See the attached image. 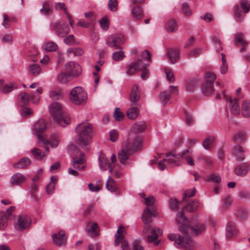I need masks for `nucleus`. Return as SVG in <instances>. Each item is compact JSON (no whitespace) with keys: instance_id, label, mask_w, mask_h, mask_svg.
I'll list each match as a JSON object with an SVG mask.
<instances>
[{"instance_id":"49","label":"nucleus","mask_w":250,"mask_h":250,"mask_svg":"<svg viewBox=\"0 0 250 250\" xmlns=\"http://www.w3.org/2000/svg\"><path fill=\"white\" fill-rule=\"evenodd\" d=\"M215 141V138L213 136H209L207 137L203 143V147L206 149H208L213 145Z\"/></svg>"},{"instance_id":"41","label":"nucleus","mask_w":250,"mask_h":250,"mask_svg":"<svg viewBox=\"0 0 250 250\" xmlns=\"http://www.w3.org/2000/svg\"><path fill=\"white\" fill-rule=\"evenodd\" d=\"M109 172L116 178L119 177L122 174L121 172L120 171V167L116 164V163L112 166L110 165Z\"/></svg>"},{"instance_id":"26","label":"nucleus","mask_w":250,"mask_h":250,"mask_svg":"<svg viewBox=\"0 0 250 250\" xmlns=\"http://www.w3.org/2000/svg\"><path fill=\"white\" fill-rule=\"evenodd\" d=\"M140 92L139 89V86L137 84H135L131 91L130 95V101L132 104H135L140 99Z\"/></svg>"},{"instance_id":"31","label":"nucleus","mask_w":250,"mask_h":250,"mask_svg":"<svg viewBox=\"0 0 250 250\" xmlns=\"http://www.w3.org/2000/svg\"><path fill=\"white\" fill-rule=\"evenodd\" d=\"M146 123L143 121L136 122L132 125V131L136 133H140L146 130Z\"/></svg>"},{"instance_id":"18","label":"nucleus","mask_w":250,"mask_h":250,"mask_svg":"<svg viewBox=\"0 0 250 250\" xmlns=\"http://www.w3.org/2000/svg\"><path fill=\"white\" fill-rule=\"evenodd\" d=\"M99 162L100 167L102 170H105L109 168L110 169V165L113 166L117 162L116 155L112 154L111 156V163L109 160L104 154H101L99 158Z\"/></svg>"},{"instance_id":"35","label":"nucleus","mask_w":250,"mask_h":250,"mask_svg":"<svg viewBox=\"0 0 250 250\" xmlns=\"http://www.w3.org/2000/svg\"><path fill=\"white\" fill-rule=\"evenodd\" d=\"M142 219L146 224H149L152 221V212L148 207L146 208L144 211Z\"/></svg>"},{"instance_id":"64","label":"nucleus","mask_w":250,"mask_h":250,"mask_svg":"<svg viewBox=\"0 0 250 250\" xmlns=\"http://www.w3.org/2000/svg\"><path fill=\"white\" fill-rule=\"evenodd\" d=\"M212 40L214 44L216 45V51L222 50V48L220 46L221 41L219 38L217 36L212 37Z\"/></svg>"},{"instance_id":"37","label":"nucleus","mask_w":250,"mask_h":250,"mask_svg":"<svg viewBox=\"0 0 250 250\" xmlns=\"http://www.w3.org/2000/svg\"><path fill=\"white\" fill-rule=\"evenodd\" d=\"M30 151L34 157L37 160H42L47 155L46 153L43 152L41 149L36 147L33 148Z\"/></svg>"},{"instance_id":"2","label":"nucleus","mask_w":250,"mask_h":250,"mask_svg":"<svg viewBox=\"0 0 250 250\" xmlns=\"http://www.w3.org/2000/svg\"><path fill=\"white\" fill-rule=\"evenodd\" d=\"M80 143L84 146L88 145L92 141L93 137L92 125L87 122L78 125L75 128Z\"/></svg>"},{"instance_id":"6","label":"nucleus","mask_w":250,"mask_h":250,"mask_svg":"<svg viewBox=\"0 0 250 250\" xmlns=\"http://www.w3.org/2000/svg\"><path fill=\"white\" fill-rule=\"evenodd\" d=\"M87 93L81 86L74 87L70 92L69 98L74 104L81 105L84 104L87 100Z\"/></svg>"},{"instance_id":"36","label":"nucleus","mask_w":250,"mask_h":250,"mask_svg":"<svg viewBox=\"0 0 250 250\" xmlns=\"http://www.w3.org/2000/svg\"><path fill=\"white\" fill-rule=\"evenodd\" d=\"M106 188L107 190L116 192L118 191V187L116 183L110 177H109L106 183Z\"/></svg>"},{"instance_id":"12","label":"nucleus","mask_w":250,"mask_h":250,"mask_svg":"<svg viewBox=\"0 0 250 250\" xmlns=\"http://www.w3.org/2000/svg\"><path fill=\"white\" fill-rule=\"evenodd\" d=\"M74 150L77 152V154L73 158L71 161L72 165L74 168L75 169H83L85 166H82L81 167L80 165H83L85 163V159L84 154L82 152L79 153V150L77 147H74Z\"/></svg>"},{"instance_id":"25","label":"nucleus","mask_w":250,"mask_h":250,"mask_svg":"<svg viewBox=\"0 0 250 250\" xmlns=\"http://www.w3.org/2000/svg\"><path fill=\"white\" fill-rule=\"evenodd\" d=\"M245 150L241 146L237 145L234 147L233 153L237 161H243L245 160Z\"/></svg>"},{"instance_id":"21","label":"nucleus","mask_w":250,"mask_h":250,"mask_svg":"<svg viewBox=\"0 0 250 250\" xmlns=\"http://www.w3.org/2000/svg\"><path fill=\"white\" fill-rule=\"evenodd\" d=\"M54 243L57 246L64 245L66 242V238L65 233L63 231H60L58 233L52 236Z\"/></svg>"},{"instance_id":"50","label":"nucleus","mask_w":250,"mask_h":250,"mask_svg":"<svg viewBox=\"0 0 250 250\" xmlns=\"http://www.w3.org/2000/svg\"><path fill=\"white\" fill-rule=\"evenodd\" d=\"M44 48L47 52L56 51L58 48L57 44L52 42H49L44 44Z\"/></svg>"},{"instance_id":"34","label":"nucleus","mask_w":250,"mask_h":250,"mask_svg":"<svg viewBox=\"0 0 250 250\" xmlns=\"http://www.w3.org/2000/svg\"><path fill=\"white\" fill-rule=\"evenodd\" d=\"M242 114L244 117H250V102L244 101L242 103Z\"/></svg>"},{"instance_id":"59","label":"nucleus","mask_w":250,"mask_h":250,"mask_svg":"<svg viewBox=\"0 0 250 250\" xmlns=\"http://www.w3.org/2000/svg\"><path fill=\"white\" fill-rule=\"evenodd\" d=\"M169 154L167 155V156H166V158L164 159L162 161H160L159 163H158V167L161 170H164L166 168V164L165 163V162L167 163V164L168 165H169L170 166H174L175 165V164H169V163H168V161H167L166 159H167V156Z\"/></svg>"},{"instance_id":"9","label":"nucleus","mask_w":250,"mask_h":250,"mask_svg":"<svg viewBox=\"0 0 250 250\" xmlns=\"http://www.w3.org/2000/svg\"><path fill=\"white\" fill-rule=\"evenodd\" d=\"M206 228L204 224H198L195 228L190 225H183L179 227V230L187 236L189 234L196 236L205 231Z\"/></svg>"},{"instance_id":"57","label":"nucleus","mask_w":250,"mask_h":250,"mask_svg":"<svg viewBox=\"0 0 250 250\" xmlns=\"http://www.w3.org/2000/svg\"><path fill=\"white\" fill-rule=\"evenodd\" d=\"M3 22L2 25L5 28L7 29L10 27L11 20L9 17L5 13L3 15Z\"/></svg>"},{"instance_id":"20","label":"nucleus","mask_w":250,"mask_h":250,"mask_svg":"<svg viewBox=\"0 0 250 250\" xmlns=\"http://www.w3.org/2000/svg\"><path fill=\"white\" fill-rule=\"evenodd\" d=\"M250 169V165L245 162L236 166L234 169V172L237 176L244 177L248 173Z\"/></svg>"},{"instance_id":"53","label":"nucleus","mask_w":250,"mask_h":250,"mask_svg":"<svg viewBox=\"0 0 250 250\" xmlns=\"http://www.w3.org/2000/svg\"><path fill=\"white\" fill-rule=\"evenodd\" d=\"M166 28L167 31L173 32L175 31L177 28V25L174 20H170L167 23Z\"/></svg>"},{"instance_id":"40","label":"nucleus","mask_w":250,"mask_h":250,"mask_svg":"<svg viewBox=\"0 0 250 250\" xmlns=\"http://www.w3.org/2000/svg\"><path fill=\"white\" fill-rule=\"evenodd\" d=\"M247 135L246 133L242 131H240L235 133L233 136V140L235 142L241 143L246 140Z\"/></svg>"},{"instance_id":"11","label":"nucleus","mask_w":250,"mask_h":250,"mask_svg":"<svg viewBox=\"0 0 250 250\" xmlns=\"http://www.w3.org/2000/svg\"><path fill=\"white\" fill-rule=\"evenodd\" d=\"M125 39L122 34H114L110 36L106 40V44L110 47L121 49V45L124 43Z\"/></svg>"},{"instance_id":"29","label":"nucleus","mask_w":250,"mask_h":250,"mask_svg":"<svg viewBox=\"0 0 250 250\" xmlns=\"http://www.w3.org/2000/svg\"><path fill=\"white\" fill-rule=\"evenodd\" d=\"M28 73L30 75L36 77L42 73V69L38 64L32 63L28 65Z\"/></svg>"},{"instance_id":"17","label":"nucleus","mask_w":250,"mask_h":250,"mask_svg":"<svg viewBox=\"0 0 250 250\" xmlns=\"http://www.w3.org/2000/svg\"><path fill=\"white\" fill-rule=\"evenodd\" d=\"M15 207H10L6 211H0V229L3 230L7 226V221L11 218L12 212Z\"/></svg>"},{"instance_id":"13","label":"nucleus","mask_w":250,"mask_h":250,"mask_svg":"<svg viewBox=\"0 0 250 250\" xmlns=\"http://www.w3.org/2000/svg\"><path fill=\"white\" fill-rule=\"evenodd\" d=\"M65 70L67 74L71 77L79 76L82 72L81 66L75 62H70L65 65Z\"/></svg>"},{"instance_id":"14","label":"nucleus","mask_w":250,"mask_h":250,"mask_svg":"<svg viewBox=\"0 0 250 250\" xmlns=\"http://www.w3.org/2000/svg\"><path fill=\"white\" fill-rule=\"evenodd\" d=\"M45 129V123L43 121H39L35 124L34 130L37 133L38 142L41 146L42 144L45 145L46 143L48 142L47 140H45L41 135V133L43 132Z\"/></svg>"},{"instance_id":"27","label":"nucleus","mask_w":250,"mask_h":250,"mask_svg":"<svg viewBox=\"0 0 250 250\" xmlns=\"http://www.w3.org/2000/svg\"><path fill=\"white\" fill-rule=\"evenodd\" d=\"M237 234V229L234 224L232 222H229L226 227V235L228 238H232Z\"/></svg>"},{"instance_id":"7","label":"nucleus","mask_w":250,"mask_h":250,"mask_svg":"<svg viewBox=\"0 0 250 250\" xmlns=\"http://www.w3.org/2000/svg\"><path fill=\"white\" fill-rule=\"evenodd\" d=\"M148 65L147 63L144 64L142 60H138L137 62H133L128 65L126 73L130 75L135 73L137 71L140 70L142 72L141 77L142 79L145 80L149 76V72L146 69Z\"/></svg>"},{"instance_id":"15","label":"nucleus","mask_w":250,"mask_h":250,"mask_svg":"<svg viewBox=\"0 0 250 250\" xmlns=\"http://www.w3.org/2000/svg\"><path fill=\"white\" fill-rule=\"evenodd\" d=\"M30 225V220L26 215L19 216L14 223V228L18 231H22L28 229Z\"/></svg>"},{"instance_id":"32","label":"nucleus","mask_w":250,"mask_h":250,"mask_svg":"<svg viewBox=\"0 0 250 250\" xmlns=\"http://www.w3.org/2000/svg\"><path fill=\"white\" fill-rule=\"evenodd\" d=\"M30 160L26 157L21 159L19 162L14 164V167L18 169H22L29 166Z\"/></svg>"},{"instance_id":"60","label":"nucleus","mask_w":250,"mask_h":250,"mask_svg":"<svg viewBox=\"0 0 250 250\" xmlns=\"http://www.w3.org/2000/svg\"><path fill=\"white\" fill-rule=\"evenodd\" d=\"M68 76L67 74L61 73L58 75V80L61 83H66L69 81Z\"/></svg>"},{"instance_id":"48","label":"nucleus","mask_w":250,"mask_h":250,"mask_svg":"<svg viewBox=\"0 0 250 250\" xmlns=\"http://www.w3.org/2000/svg\"><path fill=\"white\" fill-rule=\"evenodd\" d=\"M19 96H20V101L22 106H25L29 103L31 99V95H29L25 92H21Z\"/></svg>"},{"instance_id":"5","label":"nucleus","mask_w":250,"mask_h":250,"mask_svg":"<svg viewBox=\"0 0 250 250\" xmlns=\"http://www.w3.org/2000/svg\"><path fill=\"white\" fill-rule=\"evenodd\" d=\"M168 239L171 241H174L175 246L182 250H194V243L192 239L186 235L183 237L174 234H169L167 236Z\"/></svg>"},{"instance_id":"1","label":"nucleus","mask_w":250,"mask_h":250,"mask_svg":"<svg viewBox=\"0 0 250 250\" xmlns=\"http://www.w3.org/2000/svg\"><path fill=\"white\" fill-rule=\"evenodd\" d=\"M142 139L139 137H133L129 135L127 140L122 145L121 152L119 153V158L121 164L126 163L130 155L140 150L142 145Z\"/></svg>"},{"instance_id":"23","label":"nucleus","mask_w":250,"mask_h":250,"mask_svg":"<svg viewBox=\"0 0 250 250\" xmlns=\"http://www.w3.org/2000/svg\"><path fill=\"white\" fill-rule=\"evenodd\" d=\"M160 234V229L157 228H154L151 230V235H148L147 236V242L149 243H154V245L157 246L159 241L156 240L158 238L159 234Z\"/></svg>"},{"instance_id":"16","label":"nucleus","mask_w":250,"mask_h":250,"mask_svg":"<svg viewBox=\"0 0 250 250\" xmlns=\"http://www.w3.org/2000/svg\"><path fill=\"white\" fill-rule=\"evenodd\" d=\"M52 27L57 35L60 37H64L69 31L68 25L65 23H62L60 22H56L52 23Z\"/></svg>"},{"instance_id":"46","label":"nucleus","mask_w":250,"mask_h":250,"mask_svg":"<svg viewBox=\"0 0 250 250\" xmlns=\"http://www.w3.org/2000/svg\"><path fill=\"white\" fill-rule=\"evenodd\" d=\"M131 12L133 16L138 19H141L143 16V11L142 8L138 6L133 7Z\"/></svg>"},{"instance_id":"28","label":"nucleus","mask_w":250,"mask_h":250,"mask_svg":"<svg viewBox=\"0 0 250 250\" xmlns=\"http://www.w3.org/2000/svg\"><path fill=\"white\" fill-rule=\"evenodd\" d=\"M228 100L229 101V108L231 112L234 115H238L240 113V108L238 101L237 99H232L229 97Z\"/></svg>"},{"instance_id":"39","label":"nucleus","mask_w":250,"mask_h":250,"mask_svg":"<svg viewBox=\"0 0 250 250\" xmlns=\"http://www.w3.org/2000/svg\"><path fill=\"white\" fill-rule=\"evenodd\" d=\"M199 206V203L197 200H193L189 202L185 208L188 211H194L197 209Z\"/></svg>"},{"instance_id":"30","label":"nucleus","mask_w":250,"mask_h":250,"mask_svg":"<svg viewBox=\"0 0 250 250\" xmlns=\"http://www.w3.org/2000/svg\"><path fill=\"white\" fill-rule=\"evenodd\" d=\"M167 55L171 63H175L179 58V50L177 48L168 49L167 50Z\"/></svg>"},{"instance_id":"44","label":"nucleus","mask_w":250,"mask_h":250,"mask_svg":"<svg viewBox=\"0 0 250 250\" xmlns=\"http://www.w3.org/2000/svg\"><path fill=\"white\" fill-rule=\"evenodd\" d=\"M243 36L244 34L242 33H238L235 35V43L236 45H247L248 42L243 39Z\"/></svg>"},{"instance_id":"51","label":"nucleus","mask_w":250,"mask_h":250,"mask_svg":"<svg viewBox=\"0 0 250 250\" xmlns=\"http://www.w3.org/2000/svg\"><path fill=\"white\" fill-rule=\"evenodd\" d=\"M67 53L69 55L72 54L75 56H80L83 54V51L80 48H71L67 50Z\"/></svg>"},{"instance_id":"3","label":"nucleus","mask_w":250,"mask_h":250,"mask_svg":"<svg viewBox=\"0 0 250 250\" xmlns=\"http://www.w3.org/2000/svg\"><path fill=\"white\" fill-rule=\"evenodd\" d=\"M49 110L54 120L62 126L65 127L70 124L69 117L63 113L62 106L59 103L52 104Z\"/></svg>"},{"instance_id":"10","label":"nucleus","mask_w":250,"mask_h":250,"mask_svg":"<svg viewBox=\"0 0 250 250\" xmlns=\"http://www.w3.org/2000/svg\"><path fill=\"white\" fill-rule=\"evenodd\" d=\"M215 78L216 75L214 73L208 72L206 74V81L202 87V90L204 95H209L214 91L213 82Z\"/></svg>"},{"instance_id":"22","label":"nucleus","mask_w":250,"mask_h":250,"mask_svg":"<svg viewBox=\"0 0 250 250\" xmlns=\"http://www.w3.org/2000/svg\"><path fill=\"white\" fill-rule=\"evenodd\" d=\"M88 229H87V234L91 237L98 236L99 235V231L100 230L98 224L96 222H88L87 224Z\"/></svg>"},{"instance_id":"61","label":"nucleus","mask_w":250,"mask_h":250,"mask_svg":"<svg viewBox=\"0 0 250 250\" xmlns=\"http://www.w3.org/2000/svg\"><path fill=\"white\" fill-rule=\"evenodd\" d=\"M99 23L100 24V27L102 29L104 30H106L108 29L109 27V25L107 19L105 18H102L100 20Z\"/></svg>"},{"instance_id":"8","label":"nucleus","mask_w":250,"mask_h":250,"mask_svg":"<svg viewBox=\"0 0 250 250\" xmlns=\"http://www.w3.org/2000/svg\"><path fill=\"white\" fill-rule=\"evenodd\" d=\"M250 11V1L248 0H242L240 5H236L233 8L234 16L238 22L242 21L245 17V14Z\"/></svg>"},{"instance_id":"33","label":"nucleus","mask_w":250,"mask_h":250,"mask_svg":"<svg viewBox=\"0 0 250 250\" xmlns=\"http://www.w3.org/2000/svg\"><path fill=\"white\" fill-rule=\"evenodd\" d=\"M140 113V109L137 107H133L129 108L126 111L127 117L131 120L136 119Z\"/></svg>"},{"instance_id":"38","label":"nucleus","mask_w":250,"mask_h":250,"mask_svg":"<svg viewBox=\"0 0 250 250\" xmlns=\"http://www.w3.org/2000/svg\"><path fill=\"white\" fill-rule=\"evenodd\" d=\"M176 222L179 224H181L180 226L183 225H189L187 224V218L184 215V212L183 211H181L177 213L176 215Z\"/></svg>"},{"instance_id":"42","label":"nucleus","mask_w":250,"mask_h":250,"mask_svg":"<svg viewBox=\"0 0 250 250\" xmlns=\"http://www.w3.org/2000/svg\"><path fill=\"white\" fill-rule=\"evenodd\" d=\"M17 88V86L15 83L7 84L0 88V91L4 94H8Z\"/></svg>"},{"instance_id":"47","label":"nucleus","mask_w":250,"mask_h":250,"mask_svg":"<svg viewBox=\"0 0 250 250\" xmlns=\"http://www.w3.org/2000/svg\"><path fill=\"white\" fill-rule=\"evenodd\" d=\"M50 97L54 100H60L63 97L62 91L60 89L52 90L49 93Z\"/></svg>"},{"instance_id":"62","label":"nucleus","mask_w":250,"mask_h":250,"mask_svg":"<svg viewBox=\"0 0 250 250\" xmlns=\"http://www.w3.org/2000/svg\"><path fill=\"white\" fill-rule=\"evenodd\" d=\"M165 71L167 75V80L170 82H174L175 79L174 74L172 70L168 68H166Z\"/></svg>"},{"instance_id":"55","label":"nucleus","mask_w":250,"mask_h":250,"mask_svg":"<svg viewBox=\"0 0 250 250\" xmlns=\"http://www.w3.org/2000/svg\"><path fill=\"white\" fill-rule=\"evenodd\" d=\"M125 57L123 51H116L112 54V58L115 61H120Z\"/></svg>"},{"instance_id":"19","label":"nucleus","mask_w":250,"mask_h":250,"mask_svg":"<svg viewBox=\"0 0 250 250\" xmlns=\"http://www.w3.org/2000/svg\"><path fill=\"white\" fill-rule=\"evenodd\" d=\"M27 177L21 173L14 174L9 179V184L12 187L21 186L27 180Z\"/></svg>"},{"instance_id":"58","label":"nucleus","mask_w":250,"mask_h":250,"mask_svg":"<svg viewBox=\"0 0 250 250\" xmlns=\"http://www.w3.org/2000/svg\"><path fill=\"white\" fill-rule=\"evenodd\" d=\"M108 6L109 9L112 12H116L118 10L117 0H109Z\"/></svg>"},{"instance_id":"24","label":"nucleus","mask_w":250,"mask_h":250,"mask_svg":"<svg viewBox=\"0 0 250 250\" xmlns=\"http://www.w3.org/2000/svg\"><path fill=\"white\" fill-rule=\"evenodd\" d=\"M48 142L46 143L45 145L42 144V146H43V147L46 149L48 152L49 148L47 145L49 144L52 147H56L59 145L60 142V139L59 136L56 134H53L51 135L49 140H47Z\"/></svg>"},{"instance_id":"45","label":"nucleus","mask_w":250,"mask_h":250,"mask_svg":"<svg viewBox=\"0 0 250 250\" xmlns=\"http://www.w3.org/2000/svg\"><path fill=\"white\" fill-rule=\"evenodd\" d=\"M123 227L122 226H120L118 228L117 231V233L115 235V246H118L120 243H122V241L123 240L124 235L122 234L121 229H123Z\"/></svg>"},{"instance_id":"52","label":"nucleus","mask_w":250,"mask_h":250,"mask_svg":"<svg viewBox=\"0 0 250 250\" xmlns=\"http://www.w3.org/2000/svg\"><path fill=\"white\" fill-rule=\"evenodd\" d=\"M160 98L161 103L165 105L170 100L171 96L167 91H164L160 93Z\"/></svg>"},{"instance_id":"63","label":"nucleus","mask_w":250,"mask_h":250,"mask_svg":"<svg viewBox=\"0 0 250 250\" xmlns=\"http://www.w3.org/2000/svg\"><path fill=\"white\" fill-rule=\"evenodd\" d=\"M64 42L65 44L69 45L74 44L75 42L74 36L73 35H69L64 39Z\"/></svg>"},{"instance_id":"4","label":"nucleus","mask_w":250,"mask_h":250,"mask_svg":"<svg viewBox=\"0 0 250 250\" xmlns=\"http://www.w3.org/2000/svg\"><path fill=\"white\" fill-rule=\"evenodd\" d=\"M189 152L190 150L188 149H186L177 155L169 154L166 160L170 164H175L176 166H179L182 165L181 160H185L187 165L193 167L195 162L192 157L188 155Z\"/></svg>"},{"instance_id":"43","label":"nucleus","mask_w":250,"mask_h":250,"mask_svg":"<svg viewBox=\"0 0 250 250\" xmlns=\"http://www.w3.org/2000/svg\"><path fill=\"white\" fill-rule=\"evenodd\" d=\"M50 183L47 186L46 188V192L48 194H51L54 192L55 189V186L57 181V178L55 177H52L50 178Z\"/></svg>"},{"instance_id":"54","label":"nucleus","mask_w":250,"mask_h":250,"mask_svg":"<svg viewBox=\"0 0 250 250\" xmlns=\"http://www.w3.org/2000/svg\"><path fill=\"white\" fill-rule=\"evenodd\" d=\"M198 81L193 79L188 81L187 83V88L188 90H192L198 86Z\"/></svg>"},{"instance_id":"56","label":"nucleus","mask_w":250,"mask_h":250,"mask_svg":"<svg viewBox=\"0 0 250 250\" xmlns=\"http://www.w3.org/2000/svg\"><path fill=\"white\" fill-rule=\"evenodd\" d=\"M124 114L121 112L119 108H116L114 112V117L116 120L121 121L124 118Z\"/></svg>"}]
</instances>
